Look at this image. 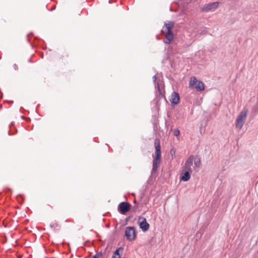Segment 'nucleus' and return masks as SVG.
I'll use <instances>...</instances> for the list:
<instances>
[{
    "mask_svg": "<svg viewBox=\"0 0 258 258\" xmlns=\"http://www.w3.org/2000/svg\"><path fill=\"white\" fill-rule=\"evenodd\" d=\"M174 23L172 21H169L166 23L164 26L167 30L165 33V38L163 40V42L167 44H170L174 39V35L172 32V29Z\"/></svg>",
    "mask_w": 258,
    "mask_h": 258,
    "instance_id": "obj_1",
    "label": "nucleus"
},
{
    "mask_svg": "<svg viewBox=\"0 0 258 258\" xmlns=\"http://www.w3.org/2000/svg\"><path fill=\"white\" fill-rule=\"evenodd\" d=\"M247 113V110H246L245 111H241L239 115L237 116V118L236 120V126L240 129H241L244 124V120L246 118V116Z\"/></svg>",
    "mask_w": 258,
    "mask_h": 258,
    "instance_id": "obj_2",
    "label": "nucleus"
},
{
    "mask_svg": "<svg viewBox=\"0 0 258 258\" xmlns=\"http://www.w3.org/2000/svg\"><path fill=\"white\" fill-rule=\"evenodd\" d=\"M138 223L140 228L143 232H146L150 227L149 224L147 222L146 218L144 217H140L138 220Z\"/></svg>",
    "mask_w": 258,
    "mask_h": 258,
    "instance_id": "obj_3",
    "label": "nucleus"
},
{
    "mask_svg": "<svg viewBox=\"0 0 258 258\" xmlns=\"http://www.w3.org/2000/svg\"><path fill=\"white\" fill-rule=\"evenodd\" d=\"M219 5V3L216 2L210 3L208 4H206L202 8L203 12H209L211 11H214Z\"/></svg>",
    "mask_w": 258,
    "mask_h": 258,
    "instance_id": "obj_4",
    "label": "nucleus"
},
{
    "mask_svg": "<svg viewBox=\"0 0 258 258\" xmlns=\"http://www.w3.org/2000/svg\"><path fill=\"white\" fill-rule=\"evenodd\" d=\"M118 211L121 214H125L129 211V203L122 202L118 206Z\"/></svg>",
    "mask_w": 258,
    "mask_h": 258,
    "instance_id": "obj_5",
    "label": "nucleus"
},
{
    "mask_svg": "<svg viewBox=\"0 0 258 258\" xmlns=\"http://www.w3.org/2000/svg\"><path fill=\"white\" fill-rule=\"evenodd\" d=\"M194 159V156L193 155H190L187 158L183 167V170L188 171L190 172L192 171L191 166H192L193 164Z\"/></svg>",
    "mask_w": 258,
    "mask_h": 258,
    "instance_id": "obj_6",
    "label": "nucleus"
},
{
    "mask_svg": "<svg viewBox=\"0 0 258 258\" xmlns=\"http://www.w3.org/2000/svg\"><path fill=\"white\" fill-rule=\"evenodd\" d=\"M161 162V157H154L153 161V167L151 171V174H154L157 171L158 166Z\"/></svg>",
    "mask_w": 258,
    "mask_h": 258,
    "instance_id": "obj_7",
    "label": "nucleus"
},
{
    "mask_svg": "<svg viewBox=\"0 0 258 258\" xmlns=\"http://www.w3.org/2000/svg\"><path fill=\"white\" fill-rule=\"evenodd\" d=\"M180 100V96L177 92H173L171 95L170 101L171 102L172 105L174 106L179 103Z\"/></svg>",
    "mask_w": 258,
    "mask_h": 258,
    "instance_id": "obj_8",
    "label": "nucleus"
},
{
    "mask_svg": "<svg viewBox=\"0 0 258 258\" xmlns=\"http://www.w3.org/2000/svg\"><path fill=\"white\" fill-rule=\"evenodd\" d=\"M154 146L155 148L156 157H161V151L160 145V140L156 139L154 142Z\"/></svg>",
    "mask_w": 258,
    "mask_h": 258,
    "instance_id": "obj_9",
    "label": "nucleus"
},
{
    "mask_svg": "<svg viewBox=\"0 0 258 258\" xmlns=\"http://www.w3.org/2000/svg\"><path fill=\"white\" fill-rule=\"evenodd\" d=\"M183 172L180 176V180L183 181H187L189 180L190 178V171L183 170Z\"/></svg>",
    "mask_w": 258,
    "mask_h": 258,
    "instance_id": "obj_10",
    "label": "nucleus"
},
{
    "mask_svg": "<svg viewBox=\"0 0 258 258\" xmlns=\"http://www.w3.org/2000/svg\"><path fill=\"white\" fill-rule=\"evenodd\" d=\"M155 88L157 89L158 95H157V97L160 99L161 98L163 97L165 98V92L162 91V90L160 88L159 84H157L156 86H155Z\"/></svg>",
    "mask_w": 258,
    "mask_h": 258,
    "instance_id": "obj_11",
    "label": "nucleus"
},
{
    "mask_svg": "<svg viewBox=\"0 0 258 258\" xmlns=\"http://www.w3.org/2000/svg\"><path fill=\"white\" fill-rule=\"evenodd\" d=\"M123 247L122 246L117 248L113 253L112 258H121L120 252H122Z\"/></svg>",
    "mask_w": 258,
    "mask_h": 258,
    "instance_id": "obj_12",
    "label": "nucleus"
},
{
    "mask_svg": "<svg viewBox=\"0 0 258 258\" xmlns=\"http://www.w3.org/2000/svg\"><path fill=\"white\" fill-rule=\"evenodd\" d=\"M194 89H196L197 91H201L204 90L205 89L204 83L202 81H199L195 86Z\"/></svg>",
    "mask_w": 258,
    "mask_h": 258,
    "instance_id": "obj_13",
    "label": "nucleus"
},
{
    "mask_svg": "<svg viewBox=\"0 0 258 258\" xmlns=\"http://www.w3.org/2000/svg\"><path fill=\"white\" fill-rule=\"evenodd\" d=\"M136 237L135 227L130 226V241L135 240Z\"/></svg>",
    "mask_w": 258,
    "mask_h": 258,
    "instance_id": "obj_14",
    "label": "nucleus"
},
{
    "mask_svg": "<svg viewBox=\"0 0 258 258\" xmlns=\"http://www.w3.org/2000/svg\"><path fill=\"white\" fill-rule=\"evenodd\" d=\"M199 81L195 77H192L189 83V87L191 89H194L195 86Z\"/></svg>",
    "mask_w": 258,
    "mask_h": 258,
    "instance_id": "obj_15",
    "label": "nucleus"
},
{
    "mask_svg": "<svg viewBox=\"0 0 258 258\" xmlns=\"http://www.w3.org/2000/svg\"><path fill=\"white\" fill-rule=\"evenodd\" d=\"M199 81L195 77H192L189 83V87L191 89H194L195 86Z\"/></svg>",
    "mask_w": 258,
    "mask_h": 258,
    "instance_id": "obj_16",
    "label": "nucleus"
},
{
    "mask_svg": "<svg viewBox=\"0 0 258 258\" xmlns=\"http://www.w3.org/2000/svg\"><path fill=\"white\" fill-rule=\"evenodd\" d=\"M194 163L196 167H199L201 165V159L198 156H196L194 158Z\"/></svg>",
    "mask_w": 258,
    "mask_h": 258,
    "instance_id": "obj_17",
    "label": "nucleus"
},
{
    "mask_svg": "<svg viewBox=\"0 0 258 258\" xmlns=\"http://www.w3.org/2000/svg\"><path fill=\"white\" fill-rule=\"evenodd\" d=\"M125 236L126 239L129 240V226L126 227L125 228Z\"/></svg>",
    "mask_w": 258,
    "mask_h": 258,
    "instance_id": "obj_18",
    "label": "nucleus"
},
{
    "mask_svg": "<svg viewBox=\"0 0 258 258\" xmlns=\"http://www.w3.org/2000/svg\"><path fill=\"white\" fill-rule=\"evenodd\" d=\"M173 133L174 136L177 137L180 134V131L178 129L175 128V129L173 130Z\"/></svg>",
    "mask_w": 258,
    "mask_h": 258,
    "instance_id": "obj_19",
    "label": "nucleus"
},
{
    "mask_svg": "<svg viewBox=\"0 0 258 258\" xmlns=\"http://www.w3.org/2000/svg\"><path fill=\"white\" fill-rule=\"evenodd\" d=\"M103 253L102 251H100L99 252H97L93 256V258H99L100 256H101L102 255Z\"/></svg>",
    "mask_w": 258,
    "mask_h": 258,
    "instance_id": "obj_20",
    "label": "nucleus"
},
{
    "mask_svg": "<svg viewBox=\"0 0 258 258\" xmlns=\"http://www.w3.org/2000/svg\"><path fill=\"white\" fill-rule=\"evenodd\" d=\"M153 80L155 84V86H156L157 84H159L158 82H157V75H155L153 77Z\"/></svg>",
    "mask_w": 258,
    "mask_h": 258,
    "instance_id": "obj_21",
    "label": "nucleus"
},
{
    "mask_svg": "<svg viewBox=\"0 0 258 258\" xmlns=\"http://www.w3.org/2000/svg\"><path fill=\"white\" fill-rule=\"evenodd\" d=\"M158 130V125L157 124L155 123L154 125V130L156 131Z\"/></svg>",
    "mask_w": 258,
    "mask_h": 258,
    "instance_id": "obj_22",
    "label": "nucleus"
},
{
    "mask_svg": "<svg viewBox=\"0 0 258 258\" xmlns=\"http://www.w3.org/2000/svg\"><path fill=\"white\" fill-rule=\"evenodd\" d=\"M55 226H57V224H54V223H51V224H50V227L51 228H54V227H55Z\"/></svg>",
    "mask_w": 258,
    "mask_h": 258,
    "instance_id": "obj_23",
    "label": "nucleus"
},
{
    "mask_svg": "<svg viewBox=\"0 0 258 258\" xmlns=\"http://www.w3.org/2000/svg\"><path fill=\"white\" fill-rule=\"evenodd\" d=\"M13 67H14V69H15V70H18V66H17L16 64H14L13 65Z\"/></svg>",
    "mask_w": 258,
    "mask_h": 258,
    "instance_id": "obj_24",
    "label": "nucleus"
},
{
    "mask_svg": "<svg viewBox=\"0 0 258 258\" xmlns=\"http://www.w3.org/2000/svg\"><path fill=\"white\" fill-rule=\"evenodd\" d=\"M129 220V217L126 218L125 225L127 224L128 221Z\"/></svg>",
    "mask_w": 258,
    "mask_h": 258,
    "instance_id": "obj_25",
    "label": "nucleus"
},
{
    "mask_svg": "<svg viewBox=\"0 0 258 258\" xmlns=\"http://www.w3.org/2000/svg\"><path fill=\"white\" fill-rule=\"evenodd\" d=\"M161 34H164V31L163 29L161 30Z\"/></svg>",
    "mask_w": 258,
    "mask_h": 258,
    "instance_id": "obj_26",
    "label": "nucleus"
},
{
    "mask_svg": "<svg viewBox=\"0 0 258 258\" xmlns=\"http://www.w3.org/2000/svg\"><path fill=\"white\" fill-rule=\"evenodd\" d=\"M156 38H157V39H159V36H158V35H156Z\"/></svg>",
    "mask_w": 258,
    "mask_h": 258,
    "instance_id": "obj_27",
    "label": "nucleus"
},
{
    "mask_svg": "<svg viewBox=\"0 0 258 258\" xmlns=\"http://www.w3.org/2000/svg\"><path fill=\"white\" fill-rule=\"evenodd\" d=\"M165 125L167 126V121H165Z\"/></svg>",
    "mask_w": 258,
    "mask_h": 258,
    "instance_id": "obj_28",
    "label": "nucleus"
},
{
    "mask_svg": "<svg viewBox=\"0 0 258 258\" xmlns=\"http://www.w3.org/2000/svg\"><path fill=\"white\" fill-rule=\"evenodd\" d=\"M111 0H109V3H111Z\"/></svg>",
    "mask_w": 258,
    "mask_h": 258,
    "instance_id": "obj_29",
    "label": "nucleus"
},
{
    "mask_svg": "<svg viewBox=\"0 0 258 258\" xmlns=\"http://www.w3.org/2000/svg\"><path fill=\"white\" fill-rule=\"evenodd\" d=\"M180 258H182V256H181Z\"/></svg>",
    "mask_w": 258,
    "mask_h": 258,
    "instance_id": "obj_30",
    "label": "nucleus"
}]
</instances>
